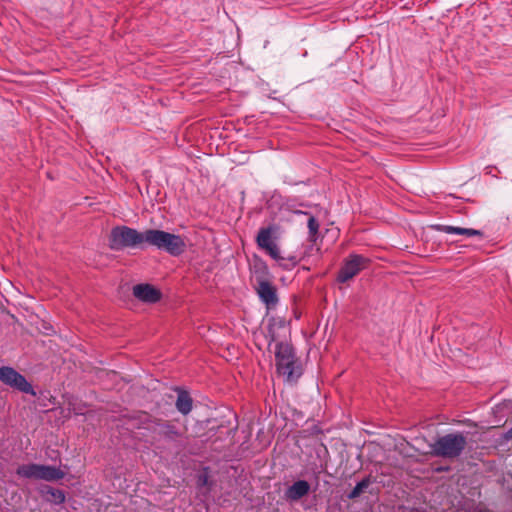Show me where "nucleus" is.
Instances as JSON below:
<instances>
[{"label": "nucleus", "mask_w": 512, "mask_h": 512, "mask_svg": "<svg viewBox=\"0 0 512 512\" xmlns=\"http://www.w3.org/2000/svg\"><path fill=\"white\" fill-rule=\"evenodd\" d=\"M368 265V259L360 255H351L345 261L339 274L338 281L346 282L356 276L361 270L365 269Z\"/></svg>", "instance_id": "obj_6"}, {"label": "nucleus", "mask_w": 512, "mask_h": 512, "mask_svg": "<svg viewBox=\"0 0 512 512\" xmlns=\"http://www.w3.org/2000/svg\"><path fill=\"white\" fill-rule=\"evenodd\" d=\"M147 230L138 231L127 226H117L110 234V245L113 249L143 248L146 246Z\"/></svg>", "instance_id": "obj_3"}, {"label": "nucleus", "mask_w": 512, "mask_h": 512, "mask_svg": "<svg viewBox=\"0 0 512 512\" xmlns=\"http://www.w3.org/2000/svg\"><path fill=\"white\" fill-rule=\"evenodd\" d=\"M257 293H258L259 297L261 298V300L267 306L276 304V302H277L276 290H275V287L271 283H269L267 281H260L258 283Z\"/></svg>", "instance_id": "obj_9"}, {"label": "nucleus", "mask_w": 512, "mask_h": 512, "mask_svg": "<svg viewBox=\"0 0 512 512\" xmlns=\"http://www.w3.org/2000/svg\"><path fill=\"white\" fill-rule=\"evenodd\" d=\"M133 295L140 301L146 303H155L161 298V292L150 284H139L134 286Z\"/></svg>", "instance_id": "obj_7"}, {"label": "nucleus", "mask_w": 512, "mask_h": 512, "mask_svg": "<svg viewBox=\"0 0 512 512\" xmlns=\"http://www.w3.org/2000/svg\"><path fill=\"white\" fill-rule=\"evenodd\" d=\"M368 485H369V481L368 480L361 481L352 490V492L350 494V497L351 498H355V497L359 496L363 492V490L368 487Z\"/></svg>", "instance_id": "obj_18"}, {"label": "nucleus", "mask_w": 512, "mask_h": 512, "mask_svg": "<svg viewBox=\"0 0 512 512\" xmlns=\"http://www.w3.org/2000/svg\"><path fill=\"white\" fill-rule=\"evenodd\" d=\"M163 433L167 436H172L176 434V431H174L171 427L167 426L165 427V430H163Z\"/></svg>", "instance_id": "obj_19"}, {"label": "nucleus", "mask_w": 512, "mask_h": 512, "mask_svg": "<svg viewBox=\"0 0 512 512\" xmlns=\"http://www.w3.org/2000/svg\"><path fill=\"white\" fill-rule=\"evenodd\" d=\"M48 500L53 501L54 503L60 504L64 502L65 495L64 492L58 489L49 488L47 490Z\"/></svg>", "instance_id": "obj_16"}, {"label": "nucleus", "mask_w": 512, "mask_h": 512, "mask_svg": "<svg viewBox=\"0 0 512 512\" xmlns=\"http://www.w3.org/2000/svg\"><path fill=\"white\" fill-rule=\"evenodd\" d=\"M310 485L307 481L299 480L291 485L285 492L286 499L290 501H297L308 494Z\"/></svg>", "instance_id": "obj_10"}, {"label": "nucleus", "mask_w": 512, "mask_h": 512, "mask_svg": "<svg viewBox=\"0 0 512 512\" xmlns=\"http://www.w3.org/2000/svg\"><path fill=\"white\" fill-rule=\"evenodd\" d=\"M466 445V440L461 434H448L439 438L434 444V452L443 457L458 456Z\"/></svg>", "instance_id": "obj_4"}, {"label": "nucleus", "mask_w": 512, "mask_h": 512, "mask_svg": "<svg viewBox=\"0 0 512 512\" xmlns=\"http://www.w3.org/2000/svg\"><path fill=\"white\" fill-rule=\"evenodd\" d=\"M257 245L264 251L276 244L275 239L272 237V231L269 228L261 229L256 238Z\"/></svg>", "instance_id": "obj_12"}, {"label": "nucleus", "mask_w": 512, "mask_h": 512, "mask_svg": "<svg viewBox=\"0 0 512 512\" xmlns=\"http://www.w3.org/2000/svg\"><path fill=\"white\" fill-rule=\"evenodd\" d=\"M273 260H275L279 266L290 269L294 267L297 263L296 258L294 256H284L281 253V250L276 243L272 247H270L267 251H265Z\"/></svg>", "instance_id": "obj_8"}, {"label": "nucleus", "mask_w": 512, "mask_h": 512, "mask_svg": "<svg viewBox=\"0 0 512 512\" xmlns=\"http://www.w3.org/2000/svg\"><path fill=\"white\" fill-rule=\"evenodd\" d=\"M146 245L154 246L174 256L183 253L186 247L181 236L157 229L147 230Z\"/></svg>", "instance_id": "obj_2"}, {"label": "nucleus", "mask_w": 512, "mask_h": 512, "mask_svg": "<svg viewBox=\"0 0 512 512\" xmlns=\"http://www.w3.org/2000/svg\"><path fill=\"white\" fill-rule=\"evenodd\" d=\"M63 476L64 473L54 466L38 464L37 480L55 481L63 478Z\"/></svg>", "instance_id": "obj_11"}, {"label": "nucleus", "mask_w": 512, "mask_h": 512, "mask_svg": "<svg viewBox=\"0 0 512 512\" xmlns=\"http://www.w3.org/2000/svg\"><path fill=\"white\" fill-rule=\"evenodd\" d=\"M38 464H24L18 467L17 474L24 478L37 480Z\"/></svg>", "instance_id": "obj_15"}, {"label": "nucleus", "mask_w": 512, "mask_h": 512, "mask_svg": "<svg viewBox=\"0 0 512 512\" xmlns=\"http://www.w3.org/2000/svg\"><path fill=\"white\" fill-rule=\"evenodd\" d=\"M0 381L23 393L36 395V392L26 378L12 367L3 366L0 368Z\"/></svg>", "instance_id": "obj_5"}, {"label": "nucleus", "mask_w": 512, "mask_h": 512, "mask_svg": "<svg viewBox=\"0 0 512 512\" xmlns=\"http://www.w3.org/2000/svg\"><path fill=\"white\" fill-rule=\"evenodd\" d=\"M308 229L311 240H315L319 230V223L313 216H310L308 219Z\"/></svg>", "instance_id": "obj_17"}, {"label": "nucleus", "mask_w": 512, "mask_h": 512, "mask_svg": "<svg viewBox=\"0 0 512 512\" xmlns=\"http://www.w3.org/2000/svg\"><path fill=\"white\" fill-rule=\"evenodd\" d=\"M276 330L286 332V327L281 320H273L269 326V337L271 338L269 347L272 349V342L277 340ZM273 351L275 354V361L277 371L282 375L286 381L293 382L297 380L302 371L297 364L292 347L287 342H276Z\"/></svg>", "instance_id": "obj_1"}, {"label": "nucleus", "mask_w": 512, "mask_h": 512, "mask_svg": "<svg viewBox=\"0 0 512 512\" xmlns=\"http://www.w3.org/2000/svg\"><path fill=\"white\" fill-rule=\"evenodd\" d=\"M438 230L447 233V234H457V235H463L467 237L479 235L480 232L475 229H468V228H461V227H455L450 225H441L438 226Z\"/></svg>", "instance_id": "obj_13"}, {"label": "nucleus", "mask_w": 512, "mask_h": 512, "mask_svg": "<svg viewBox=\"0 0 512 512\" xmlns=\"http://www.w3.org/2000/svg\"><path fill=\"white\" fill-rule=\"evenodd\" d=\"M176 407L179 412L186 415L192 409V399L186 392H180L176 401Z\"/></svg>", "instance_id": "obj_14"}]
</instances>
